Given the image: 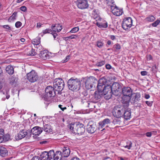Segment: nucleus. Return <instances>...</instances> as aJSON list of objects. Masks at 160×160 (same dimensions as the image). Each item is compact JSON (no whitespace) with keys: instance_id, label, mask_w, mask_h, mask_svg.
I'll use <instances>...</instances> for the list:
<instances>
[{"instance_id":"obj_1","label":"nucleus","mask_w":160,"mask_h":160,"mask_svg":"<svg viewBox=\"0 0 160 160\" xmlns=\"http://www.w3.org/2000/svg\"><path fill=\"white\" fill-rule=\"evenodd\" d=\"M109 82V80L107 81L105 79L101 78L99 80L97 86L98 90L95 91L93 97L95 100L99 99L102 96L106 95L110 91Z\"/></svg>"},{"instance_id":"obj_2","label":"nucleus","mask_w":160,"mask_h":160,"mask_svg":"<svg viewBox=\"0 0 160 160\" xmlns=\"http://www.w3.org/2000/svg\"><path fill=\"white\" fill-rule=\"evenodd\" d=\"M84 125L79 122H76L69 125V128L75 134L83 135L85 131Z\"/></svg>"},{"instance_id":"obj_3","label":"nucleus","mask_w":160,"mask_h":160,"mask_svg":"<svg viewBox=\"0 0 160 160\" xmlns=\"http://www.w3.org/2000/svg\"><path fill=\"white\" fill-rule=\"evenodd\" d=\"M67 83L68 88L72 91L77 92L80 88L81 82L79 79L71 78L68 80Z\"/></svg>"},{"instance_id":"obj_4","label":"nucleus","mask_w":160,"mask_h":160,"mask_svg":"<svg viewBox=\"0 0 160 160\" xmlns=\"http://www.w3.org/2000/svg\"><path fill=\"white\" fill-rule=\"evenodd\" d=\"M54 88L58 93L61 92L63 89L65 84L63 80L61 78H56L53 82Z\"/></svg>"},{"instance_id":"obj_5","label":"nucleus","mask_w":160,"mask_h":160,"mask_svg":"<svg viewBox=\"0 0 160 160\" xmlns=\"http://www.w3.org/2000/svg\"><path fill=\"white\" fill-rule=\"evenodd\" d=\"M121 85L118 82H114L111 86V92L115 96H119L121 93L119 91Z\"/></svg>"},{"instance_id":"obj_6","label":"nucleus","mask_w":160,"mask_h":160,"mask_svg":"<svg viewBox=\"0 0 160 160\" xmlns=\"http://www.w3.org/2000/svg\"><path fill=\"white\" fill-rule=\"evenodd\" d=\"M124 108H125L122 106L120 107H115L112 112L113 115L117 118L122 117L124 111Z\"/></svg>"},{"instance_id":"obj_7","label":"nucleus","mask_w":160,"mask_h":160,"mask_svg":"<svg viewBox=\"0 0 160 160\" xmlns=\"http://www.w3.org/2000/svg\"><path fill=\"white\" fill-rule=\"evenodd\" d=\"M132 23V20L131 18H126L122 21V27L124 30H127L131 28Z\"/></svg>"},{"instance_id":"obj_8","label":"nucleus","mask_w":160,"mask_h":160,"mask_svg":"<svg viewBox=\"0 0 160 160\" xmlns=\"http://www.w3.org/2000/svg\"><path fill=\"white\" fill-rule=\"evenodd\" d=\"M111 11L113 14L116 16H120L123 13L122 9L119 8L116 5H111Z\"/></svg>"},{"instance_id":"obj_9","label":"nucleus","mask_w":160,"mask_h":160,"mask_svg":"<svg viewBox=\"0 0 160 160\" xmlns=\"http://www.w3.org/2000/svg\"><path fill=\"white\" fill-rule=\"evenodd\" d=\"M97 80L95 78L92 77H90L87 78L86 81L85 83V86L86 88L88 89H89L92 88L94 85V84L96 83Z\"/></svg>"},{"instance_id":"obj_10","label":"nucleus","mask_w":160,"mask_h":160,"mask_svg":"<svg viewBox=\"0 0 160 160\" xmlns=\"http://www.w3.org/2000/svg\"><path fill=\"white\" fill-rule=\"evenodd\" d=\"M27 77L29 82H34L38 80V75L37 73L34 71L32 70L27 74Z\"/></svg>"},{"instance_id":"obj_11","label":"nucleus","mask_w":160,"mask_h":160,"mask_svg":"<svg viewBox=\"0 0 160 160\" xmlns=\"http://www.w3.org/2000/svg\"><path fill=\"white\" fill-rule=\"evenodd\" d=\"M55 90L52 86H48L45 88V92L48 97H54L56 95Z\"/></svg>"},{"instance_id":"obj_12","label":"nucleus","mask_w":160,"mask_h":160,"mask_svg":"<svg viewBox=\"0 0 160 160\" xmlns=\"http://www.w3.org/2000/svg\"><path fill=\"white\" fill-rule=\"evenodd\" d=\"M96 130V124L93 122H89L87 125V131L89 133H93Z\"/></svg>"},{"instance_id":"obj_13","label":"nucleus","mask_w":160,"mask_h":160,"mask_svg":"<svg viewBox=\"0 0 160 160\" xmlns=\"http://www.w3.org/2000/svg\"><path fill=\"white\" fill-rule=\"evenodd\" d=\"M77 5L79 8L82 9L87 8L88 7V2L87 0H78Z\"/></svg>"},{"instance_id":"obj_14","label":"nucleus","mask_w":160,"mask_h":160,"mask_svg":"<svg viewBox=\"0 0 160 160\" xmlns=\"http://www.w3.org/2000/svg\"><path fill=\"white\" fill-rule=\"evenodd\" d=\"M141 95L139 92L133 93L132 94L130 97V100L132 103H134L137 102L140 99Z\"/></svg>"},{"instance_id":"obj_15","label":"nucleus","mask_w":160,"mask_h":160,"mask_svg":"<svg viewBox=\"0 0 160 160\" xmlns=\"http://www.w3.org/2000/svg\"><path fill=\"white\" fill-rule=\"evenodd\" d=\"M27 131L24 130H22L17 134L15 137V139L16 140H18L22 139L24 138L27 135Z\"/></svg>"},{"instance_id":"obj_16","label":"nucleus","mask_w":160,"mask_h":160,"mask_svg":"<svg viewBox=\"0 0 160 160\" xmlns=\"http://www.w3.org/2000/svg\"><path fill=\"white\" fill-rule=\"evenodd\" d=\"M42 130L43 128L38 126H36L31 129V132L33 135L38 136L41 133Z\"/></svg>"},{"instance_id":"obj_17","label":"nucleus","mask_w":160,"mask_h":160,"mask_svg":"<svg viewBox=\"0 0 160 160\" xmlns=\"http://www.w3.org/2000/svg\"><path fill=\"white\" fill-rule=\"evenodd\" d=\"M39 56L41 59L43 60L48 59L49 58V55L46 50L40 51Z\"/></svg>"},{"instance_id":"obj_18","label":"nucleus","mask_w":160,"mask_h":160,"mask_svg":"<svg viewBox=\"0 0 160 160\" xmlns=\"http://www.w3.org/2000/svg\"><path fill=\"white\" fill-rule=\"evenodd\" d=\"M122 92L124 97H130L132 90L130 87H124L122 89Z\"/></svg>"},{"instance_id":"obj_19","label":"nucleus","mask_w":160,"mask_h":160,"mask_svg":"<svg viewBox=\"0 0 160 160\" xmlns=\"http://www.w3.org/2000/svg\"><path fill=\"white\" fill-rule=\"evenodd\" d=\"M130 100V97H123L122 98V102L123 104H124L122 107L124 108H127L128 107Z\"/></svg>"},{"instance_id":"obj_20","label":"nucleus","mask_w":160,"mask_h":160,"mask_svg":"<svg viewBox=\"0 0 160 160\" xmlns=\"http://www.w3.org/2000/svg\"><path fill=\"white\" fill-rule=\"evenodd\" d=\"M51 28L54 32H59L62 29V27L59 24H56L52 25Z\"/></svg>"},{"instance_id":"obj_21","label":"nucleus","mask_w":160,"mask_h":160,"mask_svg":"<svg viewBox=\"0 0 160 160\" xmlns=\"http://www.w3.org/2000/svg\"><path fill=\"white\" fill-rule=\"evenodd\" d=\"M122 117L126 120H128L130 119L131 116V112L130 110L128 109H126V108H125Z\"/></svg>"},{"instance_id":"obj_22","label":"nucleus","mask_w":160,"mask_h":160,"mask_svg":"<svg viewBox=\"0 0 160 160\" xmlns=\"http://www.w3.org/2000/svg\"><path fill=\"white\" fill-rule=\"evenodd\" d=\"M70 149L68 148L64 147L62 150V157H68L70 153Z\"/></svg>"},{"instance_id":"obj_23","label":"nucleus","mask_w":160,"mask_h":160,"mask_svg":"<svg viewBox=\"0 0 160 160\" xmlns=\"http://www.w3.org/2000/svg\"><path fill=\"white\" fill-rule=\"evenodd\" d=\"M110 120L108 118L104 119L102 121L99 122V128H102L106 125L109 123Z\"/></svg>"},{"instance_id":"obj_24","label":"nucleus","mask_w":160,"mask_h":160,"mask_svg":"<svg viewBox=\"0 0 160 160\" xmlns=\"http://www.w3.org/2000/svg\"><path fill=\"white\" fill-rule=\"evenodd\" d=\"M0 155L2 157H5L8 155V152L7 149L3 147H0Z\"/></svg>"},{"instance_id":"obj_25","label":"nucleus","mask_w":160,"mask_h":160,"mask_svg":"<svg viewBox=\"0 0 160 160\" xmlns=\"http://www.w3.org/2000/svg\"><path fill=\"white\" fill-rule=\"evenodd\" d=\"M54 158L53 160H61L62 157V152L59 151H57L54 154Z\"/></svg>"},{"instance_id":"obj_26","label":"nucleus","mask_w":160,"mask_h":160,"mask_svg":"<svg viewBox=\"0 0 160 160\" xmlns=\"http://www.w3.org/2000/svg\"><path fill=\"white\" fill-rule=\"evenodd\" d=\"M41 160H48V152L45 151L42 153L40 155Z\"/></svg>"},{"instance_id":"obj_27","label":"nucleus","mask_w":160,"mask_h":160,"mask_svg":"<svg viewBox=\"0 0 160 160\" xmlns=\"http://www.w3.org/2000/svg\"><path fill=\"white\" fill-rule=\"evenodd\" d=\"M6 70L7 72L10 75L12 74L14 72V68L11 65H8L6 67Z\"/></svg>"},{"instance_id":"obj_28","label":"nucleus","mask_w":160,"mask_h":160,"mask_svg":"<svg viewBox=\"0 0 160 160\" xmlns=\"http://www.w3.org/2000/svg\"><path fill=\"white\" fill-rule=\"evenodd\" d=\"M46 132H50L52 131V128L51 126L49 124H45L44 125L43 128V130Z\"/></svg>"},{"instance_id":"obj_29","label":"nucleus","mask_w":160,"mask_h":160,"mask_svg":"<svg viewBox=\"0 0 160 160\" xmlns=\"http://www.w3.org/2000/svg\"><path fill=\"white\" fill-rule=\"evenodd\" d=\"M54 152L53 150H50L48 152V160H53L54 158Z\"/></svg>"},{"instance_id":"obj_30","label":"nucleus","mask_w":160,"mask_h":160,"mask_svg":"<svg viewBox=\"0 0 160 160\" xmlns=\"http://www.w3.org/2000/svg\"><path fill=\"white\" fill-rule=\"evenodd\" d=\"M4 135L3 129H0V143L2 142H4Z\"/></svg>"},{"instance_id":"obj_31","label":"nucleus","mask_w":160,"mask_h":160,"mask_svg":"<svg viewBox=\"0 0 160 160\" xmlns=\"http://www.w3.org/2000/svg\"><path fill=\"white\" fill-rule=\"evenodd\" d=\"M82 102L86 107L87 108H92V107L91 106L93 104L92 102H88L85 100H82Z\"/></svg>"},{"instance_id":"obj_32","label":"nucleus","mask_w":160,"mask_h":160,"mask_svg":"<svg viewBox=\"0 0 160 160\" xmlns=\"http://www.w3.org/2000/svg\"><path fill=\"white\" fill-rule=\"evenodd\" d=\"M156 19V18L152 15H149L147 17L145 20L148 22H151L154 21Z\"/></svg>"},{"instance_id":"obj_33","label":"nucleus","mask_w":160,"mask_h":160,"mask_svg":"<svg viewBox=\"0 0 160 160\" xmlns=\"http://www.w3.org/2000/svg\"><path fill=\"white\" fill-rule=\"evenodd\" d=\"M32 43L34 45V46L38 45L40 43V38L38 37H37L33 40Z\"/></svg>"},{"instance_id":"obj_34","label":"nucleus","mask_w":160,"mask_h":160,"mask_svg":"<svg viewBox=\"0 0 160 160\" xmlns=\"http://www.w3.org/2000/svg\"><path fill=\"white\" fill-rule=\"evenodd\" d=\"M17 12H15L8 19V21L9 22H11L12 21H13L16 19L17 16Z\"/></svg>"},{"instance_id":"obj_35","label":"nucleus","mask_w":160,"mask_h":160,"mask_svg":"<svg viewBox=\"0 0 160 160\" xmlns=\"http://www.w3.org/2000/svg\"><path fill=\"white\" fill-rule=\"evenodd\" d=\"M96 24L98 27L100 28H106L108 27L107 23H105L104 24H102L97 22L96 23Z\"/></svg>"},{"instance_id":"obj_36","label":"nucleus","mask_w":160,"mask_h":160,"mask_svg":"<svg viewBox=\"0 0 160 160\" xmlns=\"http://www.w3.org/2000/svg\"><path fill=\"white\" fill-rule=\"evenodd\" d=\"M36 52L35 51V49L32 48L31 51L27 53V54L29 56H34L36 54Z\"/></svg>"},{"instance_id":"obj_37","label":"nucleus","mask_w":160,"mask_h":160,"mask_svg":"<svg viewBox=\"0 0 160 160\" xmlns=\"http://www.w3.org/2000/svg\"><path fill=\"white\" fill-rule=\"evenodd\" d=\"M127 145L124 146V147L129 150L132 147V142L131 141H128L127 142Z\"/></svg>"},{"instance_id":"obj_38","label":"nucleus","mask_w":160,"mask_h":160,"mask_svg":"<svg viewBox=\"0 0 160 160\" xmlns=\"http://www.w3.org/2000/svg\"><path fill=\"white\" fill-rule=\"evenodd\" d=\"M9 82L12 84L15 83L16 82V78L13 77H11L9 78Z\"/></svg>"},{"instance_id":"obj_39","label":"nucleus","mask_w":160,"mask_h":160,"mask_svg":"<svg viewBox=\"0 0 160 160\" xmlns=\"http://www.w3.org/2000/svg\"><path fill=\"white\" fill-rule=\"evenodd\" d=\"M160 23V20L157 19L152 24L153 27H156Z\"/></svg>"},{"instance_id":"obj_40","label":"nucleus","mask_w":160,"mask_h":160,"mask_svg":"<svg viewBox=\"0 0 160 160\" xmlns=\"http://www.w3.org/2000/svg\"><path fill=\"white\" fill-rule=\"evenodd\" d=\"M34 47L37 49V51H38L39 52H40L39 51H42L43 49L42 46L40 44H38V45L34 46Z\"/></svg>"},{"instance_id":"obj_41","label":"nucleus","mask_w":160,"mask_h":160,"mask_svg":"<svg viewBox=\"0 0 160 160\" xmlns=\"http://www.w3.org/2000/svg\"><path fill=\"white\" fill-rule=\"evenodd\" d=\"M79 30V28L77 27L72 28L69 32L71 33H75L78 32Z\"/></svg>"},{"instance_id":"obj_42","label":"nucleus","mask_w":160,"mask_h":160,"mask_svg":"<svg viewBox=\"0 0 160 160\" xmlns=\"http://www.w3.org/2000/svg\"><path fill=\"white\" fill-rule=\"evenodd\" d=\"M42 32L43 34H44L48 33H51V32H52V30L50 29H46L44 30H43Z\"/></svg>"},{"instance_id":"obj_43","label":"nucleus","mask_w":160,"mask_h":160,"mask_svg":"<svg viewBox=\"0 0 160 160\" xmlns=\"http://www.w3.org/2000/svg\"><path fill=\"white\" fill-rule=\"evenodd\" d=\"M103 43L101 41H98L97 42V46L98 48H101L103 46Z\"/></svg>"},{"instance_id":"obj_44","label":"nucleus","mask_w":160,"mask_h":160,"mask_svg":"<svg viewBox=\"0 0 160 160\" xmlns=\"http://www.w3.org/2000/svg\"><path fill=\"white\" fill-rule=\"evenodd\" d=\"M10 139V135L9 134H6L4 135V142H6L8 141Z\"/></svg>"},{"instance_id":"obj_45","label":"nucleus","mask_w":160,"mask_h":160,"mask_svg":"<svg viewBox=\"0 0 160 160\" xmlns=\"http://www.w3.org/2000/svg\"><path fill=\"white\" fill-rule=\"evenodd\" d=\"M105 63V62L103 61H102L100 62H98L96 63V65L98 67H101Z\"/></svg>"},{"instance_id":"obj_46","label":"nucleus","mask_w":160,"mask_h":160,"mask_svg":"<svg viewBox=\"0 0 160 160\" xmlns=\"http://www.w3.org/2000/svg\"><path fill=\"white\" fill-rule=\"evenodd\" d=\"M22 25V23L19 21L17 22H16L15 24V27L17 28H19Z\"/></svg>"},{"instance_id":"obj_47","label":"nucleus","mask_w":160,"mask_h":160,"mask_svg":"<svg viewBox=\"0 0 160 160\" xmlns=\"http://www.w3.org/2000/svg\"><path fill=\"white\" fill-rule=\"evenodd\" d=\"M114 47L117 50H119L121 48V46L118 43H117L114 45Z\"/></svg>"},{"instance_id":"obj_48","label":"nucleus","mask_w":160,"mask_h":160,"mask_svg":"<svg viewBox=\"0 0 160 160\" xmlns=\"http://www.w3.org/2000/svg\"><path fill=\"white\" fill-rule=\"evenodd\" d=\"M20 10L24 12H25L27 10V8L25 6H22L20 8Z\"/></svg>"},{"instance_id":"obj_49","label":"nucleus","mask_w":160,"mask_h":160,"mask_svg":"<svg viewBox=\"0 0 160 160\" xmlns=\"http://www.w3.org/2000/svg\"><path fill=\"white\" fill-rule=\"evenodd\" d=\"M146 104L149 106L151 107L152 106V102L146 101Z\"/></svg>"},{"instance_id":"obj_50","label":"nucleus","mask_w":160,"mask_h":160,"mask_svg":"<svg viewBox=\"0 0 160 160\" xmlns=\"http://www.w3.org/2000/svg\"><path fill=\"white\" fill-rule=\"evenodd\" d=\"M2 27L3 28L6 29H7L8 30H11V28L8 25H3L2 26Z\"/></svg>"},{"instance_id":"obj_51","label":"nucleus","mask_w":160,"mask_h":160,"mask_svg":"<svg viewBox=\"0 0 160 160\" xmlns=\"http://www.w3.org/2000/svg\"><path fill=\"white\" fill-rule=\"evenodd\" d=\"M105 3L109 8L110 5V0H105Z\"/></svg>"},{"instance_id":"obj_52","label":"nucleus","mask_w":160,"mask_h":160,"mask_svg":"<svg viewBox=\"0 0 160 160\" xmlns=\"http://www.w3.org/2000/svg\"><path fill=\"white\" fill-rule=\"evenodd\" d=\"M147 58L148 60H150L152 59V58L151 55H149L147 56Z\"/></svg>"},{"instance_id":"obj_53","label":"nucleus","mask_w":160,"mask_h":160,"mask_svg":"<svg viewBox=\"0 0 160 160\" xmlns=\"http://www.w3.org/2000/svg\"><path fill=\"white\" fill-rule=\"evenodd\" d=\"M146 135L148 137H150L152 136V133L150 132H148L145 133Z\"/></svg>"},{"instance_id":"obj_54","label":"nucleus","mask_w":160,"mask_h":160,"mask_svg":"<svg viewBox=\"0 0 160 160\" xmlns=\"http://www.w3.org/2000/svg\"><path fill=\"white\" fill-rule=\"evenodd\" d=\"M63 106L61 105H59L58 106L59 108L62 111H64L65 109H66L67 108L66 107H63Z\"/></svg>"},{"instance_id":"obj_55","label":"nucleus","mask_w":160,"mask_h":160,"mask_svg":"<svg viewBox=\"0 0 160 160\" xmlns=\"http://www.w3.org/2000/svg\"><path fill=\"white\" fill-rule=\"evenodd\" d=\"M70 57V55H68L65 58V60L63 62H66L68 61L69 59V58Z\"/></svg>"},{"instance_id":"obj_56","label":"nucleus","mask_w":160,"mask_h":160,"mask_svg":"<svg viewBox=\"0 0 160 160\" xmlns=\"http://www.w3.org/2000/svg\"><path fill=\"white\" fill-rule=\"evenodd\" d=\"M141 74L142 76H145L147 74V72L146 71H142L141 72Z\"/></svg>"},{"instance_id":"obj_57","label":"nucleus","mask_w":160,"mask_h":160,"mask_svg":"<svg viewBox=\"0 0 160 160\" xmlns=\"http://www.w3.org/2000/svg\"><path fill=\"white\" fill-rule=\"evenodd\" d=\"M31 160H40V158L39 157L35 156L32 158Z\"/></svg>"},{"instance_id":"obj_58","label":"nucleus","mask_w":160,"mask_h":160,"mask_svg":"<svg viewBox=\"0 0 160 160\" xmlns=\"http://www.w3.org/2000/svg\"><path fill=\"white\" fill-rule=\"evenodd\" d=\"M75 37H77V36L76 35H71L68 36V37L69 39H75L76 38Z\"/></svg>"},{"instance_id":"obj_59","label":"nucleus","mask_w":160,"mask_h":160,"mask_svg":"<svg viewBox=\"0 0 160 160\" xmlns=\"http://www.w3.org/2000/svg\"><path fill=\"white\" fill-rule=\"evenodd\" d=\"M51 33L52 34L54 38H56L57 36L58 35V34H57V33H56L55 32H53L52 31V32H51Z\"/></svg>"},{"instance_id":"obj_60","label":"nucleus","mask_w":160,"mask_h":160,"mask_svg":"<svg viewBox=\"0 0 160 160\" xmlns=\"http://www.w3.org/2000/svg\"><path fill=\"white\" fill-rule=\"evenodd\" d=\"M42 24L40 22H38L37 23V27L38 28H40L41 27V26Z\"/></svg>"},{"instance_id":"obj_61","label":"nucleus","mask_w":160,"mask_h":160,"mask_svg":"<svg viewBox=\"0 0 160 160\" xmlns=\"http://www.w3.org/2000/svg\"><path fill=\"white\" fill-rule=\"evenodd\" d=\"M104 98L106 100H109L110 99V96L108 95H107L105 96Z\"/></svg>"},{"instance_id":"obj_62","label":"nucleus","mask_w":160,"mask_h":160,"mask_svg":"<svg viewBox=\"0 0 160 160\" xmlns=\"http://www.w3.org/2000/svg\"><path fill=\"white\" fill-rule=\"evenodd\" d=\"M115 0H111V5H115L116 4L115 3Z\"/></svg>"},{"instance_id":"obj_63","label":"nucleus","mask_w":160,"mask_h":160,"mask_svg":"<svg viewBox=\"0 0 160 160\" xmlns=\"http://www.w3.org/2000/svg\"><path fill=\"white\" fill-rule=\"evenodd\" d=\"M150 96L149 94H146L145 96V98L147 99L149 98Z\"/></svg>"},{"instance_id":"obj_64","label":"nucleus","mask_w":160,"mask_h":160,"mask_svg":"<svg viewBox=\"0 0 160 160\" xmlns=\"http://www.w3.org/2000/svg\"><path fill=\"white\" fill-rule=\"evenodd\" d=\"M71 160H80V159L78 158H73Z\"/></svg>"}]
</instances>
